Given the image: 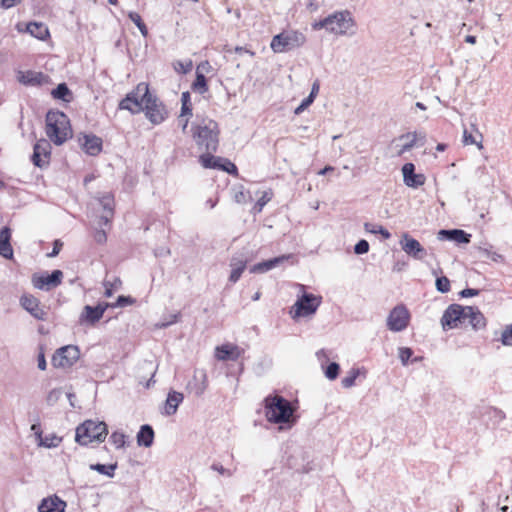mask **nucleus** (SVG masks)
<instances>
[{
  "label": "nucleus",
  "mask_w": 512,
  "mask_h": 512,
  "mask_svg": "<svg viewBox=\"0 0 512 512\" xmlns=\"http://www.w3.org/2000/svg\"><path fill=\"white\" fill-rule=\"evenodd\" d=\"M193 139L206 152H216L219 144V128L216 121L204 118L192 125Z\"/></svg>",
  "instance_id": "obj_1"
},
{
  "label": "nucleus",
  "mask_w": 512,
  "mask_h": 512,
  "mask_svg": "<svg viewBox=\"0 0 512 512\" xmlns=\"http://www.w3.org/2000/svg\"><path fill=\"white\" fill-rule=\"evenodd\" d=\"M46 134L56 145L63 144L72 135L69 118L60 111H49L46 115Z\"/></svg>",
  "instance_id": "obj_2"
},
{
  "label": "nucleus",
  "mask_w": 512,
  "mask_h": 512,
  "mask_svg": "<svg viewBox=\"0 0 512 512\" xmlns=\"http://www.w3.org/2000/svg\"><path fill=\"white\" fill-rule=\"evenodd\" d=\"M294 409L291 403L282 396L265 398V415L269 422L287 424L291 422Z\"/></svg>",
  "instance_id": "obj_3"
},
{
  "label": "nucleus",
  "mask_w": 512,
  "mask_h": 512,
  "mask_svg": "<svg viewBox=\"0 0 512 512\" xmlns=\"http://www.w3.org/2000/svg\"><path fill=\"white\" fill-rule=\"evenodd\" d=\"M108 435L107 425L103 421L86 420L76 428L75 441L86 446L93 441L103 442Z\"/></svg>",
  "instance_id": "obj_4"
},
{
  "label": "nucleus",
  "mask_w": 512,
  "mask_h": 512,
  "mask_svg": "<svg viewBox=\"0 0 512 512\" xmlns=\"http://www.w3.org/2000/svg\"><path fill=\"white\" fill-rule=\"evenodd\" d=\"M354 26L355 21L349 10L335 11L312 24L314 30L326 29L329 32H347Z\"/></svg>",
  "instance_id": "obj_5"
},
{
  "label": "nucleus",
  "mask_w": 512,
  "mask_h": 512,
  "mask_svg": "<svg viewBox=\"0 0 512 512\" xmlns=\"http://www.w3.org/2000/svg\"><path fill=\"white\" fill-rule=\"evenodd\" d=\"M304 34H275L270 47L275 53L288 52L304 44Z\"/></svg>",
  "instance_id": "obj_6"
},
{
  "label": "nucleus",
  "mask_w": 512,
  "mask_h": 512,
  "mask_svg": "<svg viewBox=\"0 0 512 512\" xmlns=\"http://www.w3.org/2000/svg\"><path fill=\"white\" fill-rule=\"evenodd\" d=\"M321 302V296L304 293L294 304L292 309H295V311L292 317L297 318L314 314L320 306Z\"/></svg>",
  "instance_id": "obj_7"
},
{
  "label": "nucleus",
  "mask_w": 512,
  "mask_h": 512,
  "mask_svg": "<svg viewBox=\"0 0 512 512\" xmlns=\"http://www.w3.org/2000/svg\"><path fill=\"white\" fill-rule=\"evenodd\" d=\"M80 357V350L78 346L67 345L57 349L52 357V364L54 367L67 368L71 367Z\"/></svg>",
  "instance_id": "obj_8"
},
{
  "label": "nucleus",
  "mask_w": 512,
  "mask_h": 512,
  "mask_svg": "<svg viewBox=\"0 0 512 512\" xmlns=\"http://www.w3.org/2000/svg\"><path fill=\"white\" fill-rule=\"evenodd\" d=\"M466 306L451 304L441 317V325L444 330L456 328L465 323Z\"/></svg>",
  "instance_id": "obj_9"
},
{
  "label": "nucleus",
  "mask_w": 512,
  "mask_h": 512,
  "mask_svg": "<svg viewBox=\"0 0 512 512\" xmlns=\"http://www.w3.org/2000/svg\"><path fill=\"white\" fill-rule=\"evenodd\" d=\"M145 100L146 102L143 105V111H145L146 117L153 124L162 123L167 117V111L163 103L152 94H150Z\"/></svg>",
  "instance_id": "obj_10"
},
{
  "label": "nucleus",
  "mask_w": 512,
  "mask_h": 512,
  "mask_svg": "<svg viewBox=\"0 0 512 512\" xmlns=\"http://www.w3.org/2000/svg\"><path fill=\"white\" fill-rule=\"evenodd\" d=\"M410 314L404 305L394 307L387 318V327L390 331L400 332L407 328Z\"/></svg>",
  "instance_id": "obj_11"
},
{
  "label": "nucleus",
  "mask_w": 512,
  "mask_h": 512,
  "mask_svg": "<svg viewBox=\"0 0 512 512\" xmlns=\"http://www.w3.org/2000/svg\"><path fill=\"white\" fill-rule=\"evenodd\" d=\"M63 278L61 270H54L51 274H33L32 284L36 289L50 291L58 287Z\"/></svg>",
  "instance_id": "obj_12"
},
{
  "label": "nucleus",
  "mask_w": 512,
  "mask_h": 512,
  "mask_svg": "<svg viewBox=\"0 0 512 512\" xmlns=\"http://www.w3.org/2000/svg\"><path fill=\"white\" fill-rule=\"evenodd\" d=\"M399 243L402 250L415 260H423L427 255L426 249L420 242L411 237L408 233L402 235Z\"/></svg>",
  "instance_id": "obj_13"
},
{
  "label": "nucleus",
  "mask_w": 512,
  "mask_h": 512,
  "mask_svg": "<svg viewBox=\"0 0 512 512\" xmlns=\"http://www.w3.org/2000/svg\"><path fill=\"white\" fill-rule=\"evenodd\" d=\"M107 308H109L108 302L99 303L95 307L90 305L84 306L79 317V323L81 325H95L103 317Z\"/></svg>",
  "instance_id": "obj_14"
},
{
  "label": "nucleus",
  "mask_w": 512,
  "mask_h": 512,
  "mask_svg": "<svg viewBox=\"0 0 512 512\" xmlns=\"http://www.w3.org/2000/svg\"><path fill=\"white\" fill-rule=\"evenodd\" d=\"M20 304L28 313L37 320H46L47 311L40 306V301L31 294H24L20 298Z\"/></svg>",
  "instance_id": "obj_15"
},
{
  "label": "nucleus",
  "mask_w": 512,
  "mask_h": 512,
  "mask_svg": "<svg viewBox=\"0 0 512 512\" xmlns=\"http://www.w3.org/2000/svg\"><path fill=\"white\" fill-rule=\"evenodd\" d=\"M50 155V143L45 139H41L35 143L31 159L35 166L43 168L45 165L49 163Z\"/></svg>",
  "instance_id": "obj_16"
},
{
  "label": "nucleus",
  "mask_w": 512,
  "mask_h": 512,
  "mask_svg": "<svg viewBox=\"0 0 512 512\" xmlns=\"http://www.w3.org/2000/svg\"><path fill=\"white\" fill-rule=\"evenodd\" d=\"M403 181L406 186L417 189L424 185L426 177L424 174L415 173V165L406 163L402 167Z\"/></svg>",
  "instance_id": "obj_17"
},
{
  "label": "nucleus",
  "mask_w": 512,
  "mask_h": 512,
  "mask_svg": "<svg viewBox=\"0 0 512 512\" xmlns=\"http://www.w3.org/2000/svg\"><path fill=\"white\" fill-rule=\"evenodd\" d=\"M78 140L82 149L90 156H96L102 151V139L94 134H84Z\"/></svg>",
  "instance_id": "obj_18"
},
{
  "label": "nucleus",
  "mask_w": 512,
  "mask_h": 512,
  "mask_svg": "<svg viewBox=\"0 0 512 512\" xmlns=\"http://www.w3.org/2000/svg\"><path fill=\"white\" fill-rule=\"evenodd\" d=\"M99 205L102 207V213L99 216L100 227L106 226L110 223L114 215V199L111 195H104L99 200Z\"/></svg>",
  "instance_id": "obj_19"
},
{
  "label": "nucleus",
  "mask_w": 512,
  "mask_h": 512,
  "mask_svg": "<svg viewBox=\"0 0 512 512\" xmlns=\"http://www.w3.org/2000/svg\"><path fill=\"white\" fill-rule=\"evenodd\" d=\"M66 502L58 496L44 498L38 505L39 512H65Z\"/></svg>",
  "instance_id": "obj_20"
},
{
  "label": "nucleus",
  "mask_w": 512,
  "mask_h": 512,
  "mask_svg": "<svg viewBox=\"0 0 512 512\" xmlns=\"http://www.w3.org/2000/svg\"><path fill=\"white\" fill-rule=\"evenodd\" d=\"M467 320L474 330L486 327V319L477 307L466 306L465 322Z\"/></svg>",
  "instance_id": "obj_21"
},
{
  "label": "nucleus",
  "mask_w": 512,
  "mask_h": 512,
  "mask_svg": "<svg viewBox=\"0 0 512 512\" xmlns=\"http://www.w3.org/2000/svg\"><path fill=\"white\" fill-rule=\"evenodd\" d=\"M0 255L5 259H12L11 229L4 226L0 230Z\"/></svg>",
  "instance_id": "obj_22"
},
{
  "label": "nucleus",
  "mask_w": 512,
  "mask_h": 512,
  "mask_svg": "<svg viewBox=\"0 0 512 512\" xmlns=\"http://www.w3.org/2000/svg\"><path fill=\"white\" fill-rule=\"evenodd\" d=\"M242 350L236 345L225 344L216 348V357L218 360H237L241 356Z\"/></svg>",
  "instance_id": "obj_23"
},
{
  "label": "nucleus",
  "mask_w": 512,
  "mask_h": 512,
  "mask_svg": "<svg viewBox=\"0 0 512 512\" xmlns=\"http://www.w3.org/2000/svg\"><path fill=\"white\" fill-rule=\"evenodd\" d=\"M183 400L184 395L182 393L171 390L167 395L163 414L166 416L174 415Z\"/></svg>",
  "instance_id": "obj_24"
},
{
  "label": "nucleus",
  "mask_w": 512,
  "mask_h": 512,
  "mask_svg": "<svg viewBox=\"0 0 512 512\" xmlns=\"http://www.w3.org/2000/svg\"><path fill=\"white\" fill-rule=\"evenodd\" d=\"M288 258H290V255H288V256L282 255L279 257H275V258L257 263L250 268V272L251 273H265V272L277 267L278 265H280L281 263L286 261Z\"/></svg>",
  "instance_id": "obj_25"
},
{
  "label": "nucleus",
  "mask_w": 512,
  "mask_h": 512,
  "mask_svg": "<svg viewBox=\"0 0 512 512\" xmlns=\"http://www.w3.org/2000/svg\"><path fill=\"white\" fill-rule=\"evenodd\" d=\"M247 259L244 255L233 256L231 259L230 266L232 267L229 280L235 283L241 277L242 272L246 268Z\"/></svg>",
  "instance_id": "obj_26"
},
{
  "label": "nucleus",
  "mask_w": 512,
  "mask_h": 512,
  "mask_svg": "<svg viewBox=\"0 0 512 512\" xmlns=\"http://www.w3.org/2000/svg\"><path fill=\"white\" fill-rule=\"evenodd\" d=\"M439 236L441 238L455 241L457 243H469L471 235L466 233L464 230L461 229H450V230H440Z\"/></svg>",
  "instance_id": "obj_27"
},
{
  "label": "nucleus",
  "mask_w": 512,
  "mask_h": 512,
  "mask_svg": "<svg viewBox=\"0 0 512 512\" xmlns=\"http://www.w3.org/2000/svg\"><path fill=\"white\" fill-rule=\"evenodd\" d=\"M154 441V430L148 425H142L137 433V444L143 447H151Z\"/></svg>",
  "instance_id": "obj_28"
},
{
  "label": "nucleus",
  "mask_w": 512,
  "mask_h": 512,
  "mask_svg": "<svg viewBox=\"0 0 512 512\" xmlns=\"http://www.w3.org/2000/svg\"><path fill=\"white\" fill-rule=\"evenodd\" d=\"M404 139H409V141L406 142L402 146V148L398 152V155H402L404 152L410 151L417 144V142L419 140L424 141L425 140V134L421 133V132L420 133L413 132V133L403 134V135H401L399 137V140H404Z\"/></svg>",
  "instance_id": "obj_29"
},
{
  "label": "nucleus",
  "mask_w": 512,
  "mask_h": 512,
  "mask_svg": "<svg viewBox=\"0 0 512 512\" xmlns=\"http://www.w3.org/2000/svg\"><path fill=\"white\" fill-rule=\"evenodd\" d=\"M472 130L476 133V136L469 132L466 128L463 131V143L464 145H476L479 150L483 149L482 139L483 136L479 132L475 124L471 125Z\"/></svg>",
  "instance_id": "obj_30"
},
{
  "label": "nucleus",
  "mask_w": 512,
  "mask_h": 512,
  "mask_svg": "<svg viewBox=\"0 0 512 512\" xmlns=\"http://www.w3.org/2000/svg\"><path fill=\"white\" fill-rule=\"evenodd\" d=\"M44 78L45 75L42 72L27 71L20 72L18 80L24 85H39Z\"/></svg>",
  "instance_id": "obj_31"
},
{
  "label": "nucleus",
  "mask_w": 512,
  "mask_h": 512,
  "mask_svg": "<svg viewBox=\"0 0 512 512\" xmlns=\"http://www.w3.org/2000/svg\"><path fill=\"white\" fill-rule=\"evenodd\" d=\"M119 109L128 110L132 114H137L143 111V107L137 102V99L132 95H126L119 103Z\"/></svg>",
  "instance_id": "obj_32"
},
{
  "label": "nucleus",
  "mask_w": 512,
  "mask_h": 512,
  "mask_svg": "<svg viewBox=\"0 0 512 512\" xmlns=\"http://www.w3.org/2000/svg\"><path fill=\"white\" fill-rule=\"evenodd\" d=\"M149 87L147 83L141 82L139 83L134 90L129 92L127 95H132L137 99V102L143 107L146 102V98L150 95Z\"/></svg>",
  "instance_id": "obj_33"
},
{
  "label": "nucleus",
  "mask_w": 512,
  "mask_h": 512,
  "mask_svg": "<svg viewBox=\"0 0 512 512\" xmlns=\"http://www.w3.org/2000/svg\"><path fill=\"white\" fill-rule=\"evenodd\" d=\"M18 32H34V29H38L39 32H49L47 26H44L42 22L30 21L28 23H18L16 25Z\"/></svg>",
  "instance_id": "obj_34"
},
{
  "label": "nucleus",
  "mask_w": 512,
  "mask_h": 512,
  "mask_svg": "<svg viewBox=\"0 0 512 512\" xmlns=\"http://www.w3.org/2000/svg\"><path fill=\"white\" fill-rule=\"evenodd\" d=\"M52 96L55 99L70 102L72 99V92L65 83H60L55 89L52 90Z\"/></svg>",
  "instance_id": "obj_35"
},
{
  "label": "nucleus",
  "mask_w": 512,
  "mask_h": 512,
  "mask_svg": "<svg viewBox=\"0 0 512 512\" xmlns=\"http://www.w3.org/2000/svg\"><path fill=\"white\" fill-rule=\"evenodd\" d=\"M89 468L93 471H97L98 473H100L102 475H106V476L112 478L115 474V470L117 469V463L108 464V465L96 463V464H91L89 466Z\"/></svg>",
  "instance_id": "obj_36"
},
{
  "label": "nucleus",
  "mask_w": 512,
  "mask_h": 512,
  "mask_svg": "<svg viewBox=\"0 0 512 512\" xmlns=\"http://www.w3.org/2000/svg\"><path fill=\"white\" fill-rule=\"evenodd\" d=\"M39 445L44 446L46 448L57 447L62 441L61 437H58L55 434H51L48 436L42 437V432L38 433Z\"/></svg>",
  "instance_id": "obj_37"
},
{
  "label": "nucleus",
  "mask_w": 512,
  "mask_h": 512,
  "mask_svg": "<svg viewBox=\"0 0 512 512\" xmlns=\"http://www.w3.org/2000/svg\"><path fill=\"white\" fill-rule=\"evenodd\" d=\"M192 89L199 94H204L208 91L206 77L204 76L203 73H200L198 70L196 72V79L192 84Z\"/></svg>",
  "instance_id": "obj_38"
},
{
  "label": "nucleus",
  "mask_w": 512,
  "mask_h": 512,
  "mask_svg": "<svg viewBox=\"0 0 512 512\" xmlns=\"http://www.w3.org/2000/svg\"><path fill=\"white\" fill-rule=\"evenodd\" d=\"M478 251L481 254L482 257L488 258L494 262H502L504 260V257L497 253L496 251L492 250V246H479Z\"/></svg>",
  "instance_id": "obj_39"
},
{
  "label": "nucleus",
  "mask_w": 512,
  "mask_h": 512,
  "mask_svg": "<svg viewBox=\"0 0 512 512\" xmlns=\"http://www.w3.org/2000/svg\"><path fill=\"white\" fill-rule=\"evenodd\" d=\"M213 152H207L200 156V162L204 168H216L218 163H221L222 157H216L212 155Z\"/></svg>",
  "instance_id": "obj_40"
},
{
  "label": "nucleus",
  "mask_w": 512,
  "mask_h": 512,
  "mask_svg": "<svg viewBox=\"0 0 512 512\" xmlns=\"http://www.w3.org/2000/svg\"><path fill=\"white\" fill-rule=\"evenodd\" d=\"M181 103H182V107H181L180 117L192 116V104H191L190 93L188 91L182 93Z\"/></svg>",
  "instance_id": "obj_41"
},
{
  "label": "nucleus",
  "mask_w": 512,
  "mask_h": 512,
  "mask_svg": "<svg viewBox=\"0 0 512 512\" xmlns=\"http://www.w3.org/2000/svg\"><path fill=\"white\" fill-rule=\"evenodd\" d=\"M364 228L367 232H370L372 234H381L385 239H389L391 237L390 232L387 229H385L382 225L365 223Z\"/></svg>",
  "instance_id": "obj_42"
},
{
  "label": "nucleus",
  "mask_w": 512,
  "mask_h": 512,
  "mask_svg": "<svg viewBox=\"0 0 512 512\" xmlns=\"http://www.w3.org/2000/svg\"><path fill=\"white\" fill-rule=\"evenodd\" d=\"M109 441L116 449L123 448L126 444V436L122 432L115 431L110 435Z\"/></svg>",
  "instance_id": "obj_43"
},
{
  "label": "nucleus",
  "mask_w": 512,
  "mask_h": 512,
  "mask_svg": "<svg viewBox=\"0 0 512 512\" xmlns=\"http://www.w3.org/2000/svg\"><path fill=\"white\" fill-rule=\"evenodd\" d=\"M215 169L222 170L227 172L230 175H236L237 174V167L234 163H232L230 160L226 158H222L221 163H218V166H216Z\"/></svg>",
  "instance_id": "obj_44"
},
{
  "label": "nucleus",
  "mask_w": 512,
  "mask_h": 512,
  "mask_svg": "<svg viewBox=\"0 0 512 512\" xmlns=\"http://www.w3.org/2000/svg\"><path fill=\"white\" fill-rule=\"evenodd\" d=\"M193 64L191 60L187 61H175L173 63V68L176 72L180 74H186L192 70Z\"/></svg>",
  "instance_id": "obj_45"
},
{
  "label": "nucleus",
  "mask_w": 512,
  "mask_h": 512,
  "mask_svg": "<svg viewBox=\"0 0 512 512\" xmlns=\"http://www.w3.org/2000/svg\"><path fill=\"white\" fill-rule=\"evenodd\" d=\"M359 375V369H351L348 375L342 378V386L344 388H350L355 385V380Z\"/></svg>",
  "instance_id": "obj_46"
},
{
  "label": "nucleus",
  "mask_w": 512,
  "mask_h": 512,
  "mask_svg": "<svg viewBox=\"0 0 512 512\" xmlns=\"http://www.w3.org/2000/svg\"><path fill=\"white\" fill-rule=\"evenodd\" d=\"M129 19L137 26L140 32H148L145 22L137 12H130Z\"/></svg>",
  "instance_id": "obj_47"
},
{
  "label": "nucleus",
  "mask_w": 512,
  "mask_h": 512,
  "mask_svg": "<svg viewBox=\"0 0 512 512\" xmlns=\"http://www.w3.org/2000/svg\"><path fill=\"white\" fill-rule=\"evenodd\" d=\"M134 303H135V299L132 298L131 296L120 295V296H118L115 303H109V307H111V308L125 307L128 305H132Z\"/></svg>",
  "instance_id": "obj_48"
},
{
  "label": "nucleus",
  "mask_w": 512,
  "mask_h": 512,
  "mask_svg": "<svg viewBox=\"0 0 512 512\" xmlns=\"http://www.w3.org/2000/svg\"><path fill=\"white\" fill-rule=\"evenodd\" d=\"M399 359L403 366H407L409 359L413 355V350L409 347H400L398 349Z\"/></svg>",
  "instance_id": "obj_49"
},
{
  "label": "nucleus",
  "mask_w": 512,
  "mask_h": 512,
  "mask_svg": "<svg viewBox=\"0 0 512 512\" xmlns=\"http://www.w3.org/2000/svg\"><path fill=\"white\" fill-rule=\"evenodd\" d=\"M339 371H340L339 364L336 362H332L327 366V368L325 370V376L330 380H334L338 377Z\"/></svg>",
  "instance_id": "obj_50"
},
{
  "label": "nucleus",
  "mask_w": 512,
  "mask_h": 512,
  "mask_svg": "<svg viewBox=\"0 0 512 512\" xmlns=\"http://www.w3.org/2000/svg\"><path fill=\"white\" fill-rule=\"evenodd\" d=\"M436 288L441 293H447L450 291V281L447 277H437Z\"/></svg>",
  "instance_id": "obj_51"
},
{
  "label": "nucleus",
  "mask_w": 512,
  "mask_h": 512,
  "mask_svg": "<svg viewBox=\"0 0 512 512\" xmlns=\"http://www.w3.org/2000/svg\"><path fill=\"white\" fill-rule=\"evenodd\" d=\"M501 342L505 346H512V324L507 326L502 332Z\"/></svg>",
  "instance_id": "obj_52"
},
{
  "label": "nucleus",
  "mask_w": 512,
  "mask_h": 512,
  "mask_svg": "<svg viewBox=\"0 0 512 512\" xmlns=\"http://www.w3.org/2000/svg\"><path fill=\"white\" fill-rule=\"evenodd\" d=\"M369 251V243L368 241L362 239L356 243L354 246L355 254L362 255Z\"/></svg>",
  "instance_id": "obj_53"
},
{
  "label": "nucleus",
  "mask_w": 512,
  "mask_h": 512,
  "mask_svg": "<svg viewBox=\"0 0 512 512\" xmlns=\"http://www.w3.org/2000/svg\"><path fill=\"white\" fill-rule=\"evenodd\" d=\"M314 99H313V96H307L302 102L301 104L295 109L294 113L296 115H299L301 114L304 110H306L312 103H313Z\"/></svg>",
  "instance_id": "obj_54"
},
{
  "label": "nucleus",
  "mask_w": 512,
  "mask_h": 512,
  "mask_svg": "<svg viewBox=\"0 0 512 512\" xmlns=\"http://www.w3.org/2000/svg\"><path fill=\"white\" fill-rule=\"evenodd\" d=\"M211 469L214 471H217L218 473L222 475H226L228 477L232 476V472L226 468H224L220 463H213L211 465Z\"/></svg>",
  "instance_id": "obj_55"
},
{
  "label": "nucleus",
  "mask_w": 512,
  "mask_h": 512,
  "mask_svg": "<svg viewBox=\"0 0 512 512\" xmlns=\"http://www.w3.org/2000/svg\"><path fill=\"white\" fill-rule=\"evenodd\" d=\"M479 293H480V290H478V289L466 288V289H463L459 294L461 297L467 298V297L477 296Z\"/></svg>",
  "instance_id": "obj_56"
},
{
  "label": "nucleus",
  "mask_w": 512,
  "mask_h": 512,
  "mask_svg": "<svg viewBox=\"0 0 512 512\" xmlns=\"http://www.w3.org/2000/svg\"><path fill=\"white\" fill-rule=\"evenodd\" d=\"M94 239L99 244L106 242V240H107L106 232L103 229H97L94 234Z\"/></svg>",
  "instance_id": "obj_57"
},
{
  "label": "nucleus",
  "mask_w": 512,
  "mask_h": 512,
  "mask_svg": "<svg viewBox=\"0 0 512 512\" xmlns=\"http://www.w3.org/2000/svg\"><path fill=\"white\" fill-rule=\"evenodd\" d=\"M63 243L60 240H55L53 243V249L50 253L47 254L48 257H55L59 254Z\"/></svg>",
  "instance_id": "obj_58"
},
{
  "label": "nucleus",
  "mask_w": 512,
  "mask_h": 512,
  "mask_svg": "<svg viewBox=\"0 0 512 512\" xmlns=\"http://www.w3.org/2000/svg\"><path fill=\"white\" fill-rule=\"evenodd\" d=\"M270 200V197H268L267 193H264L257 201L255 207L258 209V211H261L262 208L267 204V202Z\"/></svg>",
  "instance_id": "obj_59"
},
{
  "label": "nucleus",
  "mask_w": 512,
  "mask_h": 512,
  "mask_svg": "<svg viewBox=\"0 0 512 512\" xmlns=\"http://www.w3.org/2000/svg\"><path fill=\"white\" fill-rule=\"evenodd\" d=\"M200 378L202 379V385L199 386L196 390V395L200 396L203 394V392L205 391L206 389V382H207V377H206V374L201 372L200 373Z\"/></svg>",
  "instance_id": "obj_60"
},
{
  "label": "nucleus",
  "mask_w": 512,
  "mask_h": 512,
  "mask_svg": "<svg viewBox=\"0 0 512 512\" xmlns=\"http://www.w3.org/2000/svg\"><path fill=\"white\" fill-rule=\"evenodd\" d=\"M178 316H179L178 314H174V315H172L169 321H167V322H163V323H161V324H158V327H160V328H166V327H168L169 325H171V324H173V323L177 322V320H178Z\"/></svg>",
  "instance_id": "obj_61"
},
{
  "label": "nucleus",
  "mask_w": 512,
  "mask_h": 512,
  "mask_svg": "<svg viewBox=\"0 0 512 512\" xmlns=\"http://www.w3.org/2000/svg\"><path fill=\"white\" fill-rule=\"evenodd\" d=\"M38 368L40 370H45L46 369V359H45V356L43 353H40L38 355Z\"/></svg>",
  "instance_id": "obj_62"
},
{
  "label": "nucleus",
  "mask_w": 512,
  "mask_h": 512,
  "mask_svg": "<svg viewBox=\"0 0 512 512\" xmlns=\"http://www.w3.org/2000/svg\"><path fill=\"white\" fill-rule=\"evenodd\" d=\"M105 293L106 297H111L113 295V287L110 285V281H104Z\"/></svg>",
  "instance_id": "obj_63"
},
{
  "label": "nucleus",
  "mask_w": 512,
  "mask_h": 512,
  "mask_svg": "<svg viewBox=\"0 0 512 512\" xmlns=\"http://www.w3.org/2000/svg\"><path fill=\"white\" fill-rule=\"evenodd\" d=\"M60 394V392L58 390H52L48 397H47V401L49 404L53 403L54 401L57 400L58 398V395Z\"/></svg>",
  "instance_id": "obj_64"
}]
</instances>
